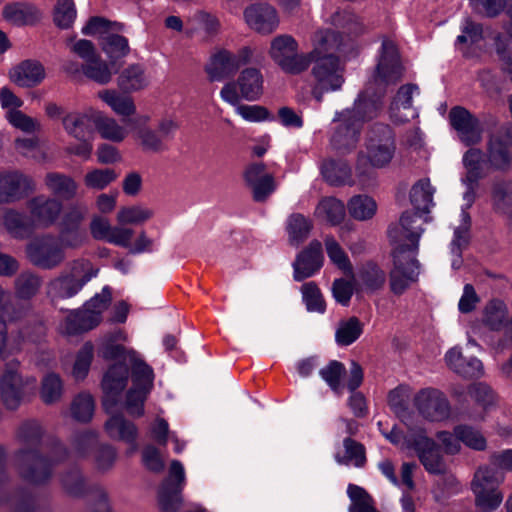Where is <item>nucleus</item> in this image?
Wrapping results in <instances>:
<instances>
[{"label": "nucleus", "instance_id": "51", "mask_svg": "<svg viewBox=\"0 0 512 512\" xmlns=\"http://www.w3.org/2000/svg\"><path fill=\"white\" fill-rule=\"evenodd\" d=\"M330 24L337 28L346 30L351 35H360L364 32L365 27L361 20L348 10L335 11L329 20Z\"/></svg>", "mask_w": 512, "mask_h": 512}, {"label": "nucleus", "instance_id": "48", "mask_svg": "<svg viewBox=\"0 0 512 512\" xmlns=\"http://www.w3.org/2000/svg\"><path fill=\"white\" fill-rule=\"evenodd\" d=\"M94 357V347L92 343H85L76 353L71 375L76 381L84 380L90 370Z\"/></svg>", "mask_w": 512, "mask_h": 512}, {"label": "nucleus", "instance_id": "12", "mask_svg": "<svg viewBox=\"0 0 512 512\" xmlns=\"http://www.w3.org/2000/svg\"><path fill=\"white\" fill-rule=\"evenodd\" d=\"M504 481V475L492 466H481L474 474L471 489L475 496V504L481 512L496 510L503 501V493L499 486Z\"/></svg>", "mask_w": 512, "mask_h": 512}, {"label": "nucleus", "instance_id": "8", "mask_svg": "<svg viewBox=\"0 0 512 512\" xmlns=\"http://www.w3.org/2000/svg\"><path fill=\"white\" fill-rule=\"evenodd\" d=\"M125 362L126 361L122 360L121 362L112 364L104 373L101 382L103 390L102 405L106 413H114L119 409H125L131 416L139 417L144 414V402L146 398L141 402V405L136 404L134 412L129 411L127 407L128 395L134 388V383L132 382V386L124 399L123 391L127 387L129 379V370ZM131 370L133 371L132 367Z\"/></svg>", "mask_w": 512, "mask_h": 512}, {"label": "nucleus", "instance_id": "35", "mask_svg": "<svg viewBox=\"0 0 512 512\" xmlns=\"http://www.w3.org/2000/svg\"><path fill=\"white\" fill-rule=\"evenodd\" d=\"M150 83V76L143 66H119L117 84L125 92H135L146 88Z\"/></svg>", "mask_w": 512, "mask_h": 512}, {"label": "nucleus", "instance_id": "62", "mask_svg": "<svg viewBox=\"0 0 512 512\" xmlns=\"http://www.w3.org/2000/svg\"><path fill=\"white\" fill-rule=\"evenodd\" d=\"M302 298L306 308L310 312H325V302L322 294L314 282L305 283L302 288Z\"/></svg>", "mask_w": 512, "mask_h": 512}, {"label": "nucleus", "instance_id": "42", "mask_svg": "<svg viewBox=\"0 0 512 512\" xmlns=\"http://www.w3.org/2000/svg\"><path fill=\"white\" fill-rule=\"evenodd\" d=\"M98 97L119 116L130 117L136 113L134 100L128 95L121 94L116 90H104L99 92Z\"/></svg>", "mask_w": 512, "mask_h": 512}, {"label": "nucleus", "instance_id": "23", "mask_svg": "<svg viewBox=\"0 0 512 512\" xmlns=\"http://www.w3.org/2000/svg\"><path fill=\"white\" fill-rule=\"evenodd\" d=\"M34 188L33 180L19 171L0 172V203L19 200Z\"/></svg>", "mask_w": 512, "mask_h": 512}, {"label": "nucleus", "instance_id": "4", "mask_svg": "<svg viewBox=\"0 0 512 512\" xmlns=\"http://www.w3.org/2000/svg\"><path fill=\"white\" fill-rule=\"evenodd\" d=\"M126 338L127 336L123 331L114 332L103 340L99 347V354L104 359H119L127 361L132 366L134 388L128 395L127 407L129 411L134 412L136 404L141 405V402L150 393L153 387L154 373L152 368L144 362L135 350L117 343L125 341Z\"/></svg>", "mask_w": 512, "mask_h": 512}, {"label": "nucleus", "instance_id": "22", "mask_svg": "<svg viewBox=\"0 0 512 512\" xmlns=\"http://www.w3.org/2000/svg\"><path fill=\"white\" fill-rule=\"evenodd\" d=\"M449 122L463 143L470 145L480 141L483 131L480 122L466 108L453 107L449 113Z\"/></svg>", "mask_w": 512, "mask_h": 512}, {"label": "nucleus", "instance_id": "47", "mask_svg": "<svg viewBox=\"0 0 512 512\" xmlns=\"http://www.w3.org/2000/svg\"><path fill=\"white\" fill-rule=\"evenodd\" d=\"M118 177L116 171L112 168H93L84 176V184L92 190H104L112 184Z\"/></svg>", "mask_w": 512, "mask_h": 512}, {"label": "nucleus", "instance_id": "20", "mask_svg": "<svg viewBox=\"0 0 512 512\" xmlns=\"http://www.w3.org/2000/svg\"><path fill=\"white\" fill-rule=\"evenodd\" d=\"M90 233L95 240L106 241L115 246H129L135 231L130 227L112 226L109 220L101 215H94L89 225Z\"/></svg>", "mask_w": 512, "mask_h": 512}, {"label": "nucleus", "instance_id": "60", "mask_svg": "<svg viewBox=\"0 0 512 512\" xmlns=\"http://www.w3.org/2000/svg\"><path fill=\"white\" fill-rule=\"evenodd\" d=\"M359 277L363 288L371 292L380 289L386 280L384 271L373 263L366 264Z\"/></svg>", "mask_w": 512, "mask_h": 512}, {"label": "nucleus", "instance_id": "36", "mask_svg": "<svg viewBox=\"0 0 512 512\" xmlns=\"http://www.w3.org/2000/svg\"><path fill=\"white\" fill-rule=\"evenodd\" d=\"M237 85L240 90V98L255 101L263 92V77L257 68L247 67L240 72Z\"/></svg>", "mask_w": 512, "mask_h": 512}, {"label": "nucleus", "instance_id": "5", "mask_svg": "<svg viewBox=\"0 0 512 512\" xmlns=\"http://www.w3.org/2000/svg\"><path fill=\"white\" fill-rule=\"evenodd\" d=\"M366 151H360L357 156L355 171L357 183L368 187L375 179L374 169H381L392 161L396 145L392 130L383 124H378L370 132L365 144Z\"/></svg>", "mask_w": 512, "mask_h": 512}, {"label": "nucleus", "instance_id": "29", "mask_svg": "<svg viewBox=\"0 0 512 512\" xmlns=\"http://www.w3.org/2000/svg\"><path fill=\"white\" fill-rule=\"evenodd\" d=\"M415 95H419V88L414 84H406L399 88L389 109L393 121L403 123L418 116L417 110L412 106Z\"/></svg>", "mask_w": 512, "mask_h": 512}, {"label": "nucleus", "instance_id": "19", "mask_svg": "<svg viewBox=\"0 0 512 512\" xmlns=\"http://www.w3.org/2000/svg\"><path fill=\"white\" fill-rule=\"evenodd\" d=\"M18 367V362L7 363L0 378L1 399L8 409H16L23 399L25 389L29 386L34 388L36 385V379L34 377L23 378L18 372Z\"/></svg>", "mask_w": 512, "mask_h": 512}, {"label": "nucleus", "instance_id": "59", "mask_svg": "<svg viewBox=\"0 0 512 512\" xmlns=\"http://www.w3.org/2000/svg\"><path fill=\"white\" fill-rule=\"evenodd\" d=\"M94 400L89 393H80L71 404V414L74 419L80 422L91 420L94 413Z\"/></svg>", "mask_w": 512, "mask_h": 512}, {"label": "nucleus", "instance_id": "26", "mask_svg": "<svg viewBox=\"0 0 512 512\" xmlns=\"http://www.w3.org/2000/svg\"><path fill=\"white\" fill-rule=\"evenodd\" d=\"M244 179L257 202L265 201L276 189L274 177L266 171L263 163L249 165L244 172Z\"/></svg>", "mask_w": 512, "mask_h": 512}, {"label": "nucleus", "instance_id": "52", "mask_svg": "<svg viewBox=\"0 0 512 512\" xmlns=\"http://www.w3.org/2000/svg\"><path fill=\"white\" fill-rule=\"evenodd\" d=\"M3 223L8 233L14 238L23 239L32 232V228L26 222L24 215L15 210H7L4 213Z\"/></svg>", "mask_w": 512, "mask_h": 512}, {"label": "nucleus", "instance_id": "13", "mask_svg": "<svg viewBox=\"0 0 512 512\" xmlns=\"http://www.w3.org/2000/svg\"><path fill=\"white\" fill-rule=\"evenodd\" d=\"M97 272L89 261H76L72 264L70 272L61 274L49 283L47 294L52 301L71 298L95 277Z\"/></svg>", "mask_w": 512, "mask_h": 512}, {"label": "nucleus", "instance_id": "27", "mask_svg": "<svg viewBox=\"0 0 512 512\" xmlns=\"http://www.w3.org/2000/svg\"><path fill=\"white\" fill-rule=\"evenodd\" d=\"M322 263V245L319 241H312L293 263L294 279L302 281L313 276L321 268Z\"/></svg>", "mask_w": 512, "mask_h": 512}, {"label": "nucleus", "instance_id": "24", "mask_svg": "<svg viewBox=\"0 0 512 512\" xmlns=\"http://www.w3.org/2000/svg\"><path fill=\"white\" fill-rule=\"evenodd\" d=\"M312 74L313 96L318 102L322 101L324 93L340 90L345 82L344 66H314Z\"/></svg>", "mask_w": 512, "mask_h": 512}, {"label": "nucleus", "instance_id": "41", "mask_svg": "<svg viewBox=\"0 0 512 512\" xmlns=\"http://www.w3.org/2000/svg\"><path fill=\"white\" fill-rule=\"evenodd\" d=\"M2 15L5 20L18 26L32 24L40 17L39 11L27 3L7 4L3 8Z\"/></svg>", "mask_w": 512, "mask_h": 512}, {"label": "nucleus", "instance_id": "40", "mask_svg": "<svg viewBox=\"0 0 512 512\" xmlns=\"http://www.w3.org/2000/svg\"><path fill=\"white\" fill-rule=\"evenodd\" d=\"M95 129L102 139L114 143H121L128 136V130L124 126L115 118L109 117L99 110H97Z\"/></svg>", "mask_w": 512, "mask_h": 512}, {"label": "nucleus", "instance_id": "21", "mask_svg": "<svg viewBox=\"0 0 512 512\" xmlns=\"http://www.w3.org/2000/svg\"><path fill=\"white\" fill-rule=\"evenodd\" d=\"M27 208L35 226L49 228L59 219L62 203L57 198L38 195L27 202Z\"/></svg>", "mask_w": 512, "mask_h": 512}, {"label": "nucleus", "instance_id": "2", "mask_svg": "<svg viewBox=\"0 0 512 512\" xmlns=\"http://www.w3.org/2000/svg\"><path fill=\"white\" fill-rule=\"evenodd\" d=\"M401 75V66L376 67L373 81L359 94L353 107L335 113L333 123L336 126L330 137L333 149L346 154L356 148L363 123L377 115L386 86L396 83Z\"/></svg>", "mask_w": 512, "mask_h": 512}, {"label": "nucleus", "instance_id": "49", "mask_svg": "<svg viewBox=\"0 0 512 512\" xmlns=\"http://www.w3.org/2000/svg\"><path fill=\"white\" fill-rule=\"evenodd\" d=\"M363 332V326L358 318L351 317L342 320L335 332V339L339 345L348 346L355 342Z\"/></svg>", "mask_w": 512, "mask_h": 512}, {"label": "nucleus", "instance_id": "55", "mask_svg": "<svg viewBox=\"0 0 512 512\" xmlns=\"http://www.w3.org/2000/svg\"><path fill=\"white\" fill-rule=\"evenodd\" d=\"M325 248L330 261L345 274L353 276L352 265L346 252L333 237L325 239Z\"/></svg>", "mask_w": 512, "mask_h": 512}, {"label": "nucleus", "instance_id": "3", "mask_svg": "<svg viewBox=\"0 0 512 512\" xmlns=\"http://www.w3.org/2000/svg\"><path fill=\"white\" fill-rule=\"evenodd\" d=\"M10 292L0 285V311L10 322L20 321L31 311L28 302L17 306H10L7 303ZM45 334V327L40 321L24 322L17 331L7 333L6 322L0 319V357L6 359L8 356L20 351L28 344L37 343Z\"/></svg>", "mask_w": 512, "mask_h": 512}, {"label": "nucleus", "instance_id": "17", "mask_svg": "<svg viewBox=\"0 0 512 512\" xmlns=\"http://www.w3.org/2000/svg\"><path fill=\"white\" fill-rule=\"evenodd\" d=\"M52 453V458L46 459L39 456L36 451H21L18 459L23 478L32 483H41L47 480L51 475L52 464L63 460L67 454L61 444H57Z\"/></svg>", "mask_w": 512, "mask_h": 512}, {"label": "nucleus", "instance_id": "54", "mask_svg": "<svg viewBox=\"0 0 512 512\" xmlns=\"http://www.w3.org/2000/svg\"><path fill=\"white\" fill-rule=\"evenodd\" d=\"M345 448V455H335V460L339 464L354 465L355 467H362L366 461L365 449L363 445L357 443L351 438H346L343 441Z\"/></svg>", "mask_w": 512, "mask_h": 512}, {"label": "nucleus", "instance_id": "15", "mask_svg": "<svg viewBox=\"0 0 512 512\" xmlns=\"http://www.w3.org/2000/svg\"><path fill=\"white\" fill-rule=\"evenodd\" d=\"M26 255L32 264L43 269H54L66 259V252L51 233L33 238L26 246Z\"/></svg>", "mask_w": 512, "mask_h": 512}, {"label": "nucleus", "instance_id": "6", "mask_svg": "<svg viewBox=\"0 0 512 512\" xmlns=\"http://www.w3.org/2000/svg\"><path fill=\"white\" fill-rule=\"evenodd\" d=\"M488 152V162L478 149H470L463 156V164L466 169V176L462 179L466 186L463 201L466 208H470L474 203L478 181L485 176L488 165L496 170H504L511 165L512 157L501 140L491 139Z\"/></svg>", "mask_w": 512, "mask_h": 512}, {"label": "nucleus", "instance_id": "11", "mask_svg": "<svg viewBox=\"0 0 512 512\" xmlns=\"http://www.w3.org/2000/svg\"><path fill=\"white\" fill-rule=\"evenodd\" d=\"M110 301V289L104 287L101 293L87 301L82 309L71 311L68 314L59 327L60 332L65 335H76L94 328L100 323L102 313L106 310Z\"/></svg>", "mask_w": 512, "mask_h": 512}, {"label": "nucleus", "instance_id": "50", "mask_svg": "<svg viewBox=\"0 0 512 512\" xmlns=\"http://www.w3.org/2000/svg\"><path fill=\"white\" fill-rule=\"evenodd\" d=\"M312 229V221L302 214H292L287 220V232L292 244L298 245L307 238Z\"/></svg>", "mask_w": 512, "mask_h": 512}, {"label": "nucleus", "instance_id": "45", "mask_svg": "<svg viewBox=\"0 0 512 512\" xmlns=\"http://www.w3.org/2000/svg\"><path fill=\"white\" fill-rule=\"evenodd\" d=\"M133 137L144 152L162 153L168 149L165 140L159 132L150 127H139L133 133Z\"/></svg>", "mask_w": 512, "mask_h": 512}, {"label": "nucleus", "instance_id": "39", "mask_svg": "<svg viewBox=\"0 0 512 512\" xmlns=\"http://www.w3.org/2000/svg\"><path fill=\"white\" fill-rule=\"evenodd\" d=\"M9 79L21 88H32L39 85L46 77L44 66H11Z\"/></svg>", "mask_w": 512, "mask_h": 512}, {"label": "nucleus", "instance_id": "7", "mask_svg": "<svg viewBox=\"0 0 512 512\" xmlns=\"http://www.w3.org/2000/svg\"><path fill=\"white\" fill-rule=\"evenodd\" d=\"M382 435L392 444L401 449H413L422 465L429 473L441 474L445 471V463L440 455L439 448L435 441L426 435L424 430L412 428V424L407 426L409 432L403 435L398 429L393 427L390 432L382 430V422L377 423Z\"/></svg>", "mask_w": 512, "mask_h": 512}, {"label": "nucleus", "instance_id": "14", "mask_svg": "<svg viewBox=\"0 0 512 512\" xmlns=\"http://www.w3.org/2000/svg\"><path fill=\"white\" fill-rule=\"evenodd\" d=\"M86 214L85 206L72 205L63 215L56 237L64 251L75 250L88 243L89 234L84 226Z\"/></svg>", "mask_w": 512, "mask_h": 512}, {"label": "nucleus", "instance_id": "46", "mask_svg": "<svg viewBox=\"0 0 512 512\" xmlns=\"http://www.w3.org/2000/svg\"><path fill=\"white\" fill-rule=\"evenodd\" d=\"M153 210L143 205H130L121 207L116 215L119 226L140 225L153 216Z\"/></svg>", "mask_w": 512, "mask_h": 512}, {"label": "nucleus", "instance_id": "10", "mask_svg": "<svg viewBox=\"0 0 512 512\" xmlns=\"http://www.w3.org/2000/svg\"><path fill=\"white\" fill-rule=\"evenodd\" d=\"M97 109L92 107L84 111H74L66 114L62 119L65 132L79 143L70 145L67 151L84 160L91 157L93 151L92 140L96 127Z\"/></svg>", "mask_w": 512, "mask_h": 512}, {"label": "nucleus", "instance_id": "64", "mask_svg": "<svg viewBox=\"0 0 512 512\" xmlns=\"http://www.w3.org/2000/svg\"><path fill=\"white\" fill-rule=\"evenodd\" d=\"M76 18L73 0H58L54 9V21L61 28H69Z\"/></svg>", "mask_w": 512, "mask_h": 512}, {"label": "nucleus", "instance_id": "44", "mask_svg": "<svg viewBox=\"0 0 512 512\" xmlns=\"http://www.w3.org/2000/svg\"><path fill=\"white\" fill-rule=\"evenodd\" d=\"M410 396V388L405 385H400L390 391L388 395V403L397 417L406 425H411V412L408 408V401Z\"/></svg>", "mask_w": 512, "mask_h": 512}, {"label": "nucleus", "instance_id": "56", "mask_svg": "<svg viewBox=\"0 0 512 512\" xmlns=\"http://www.w3.org/2000/svg\"><path fill=\"white\" fill-rule=\"evenodd\" d=\"M455 433L460 438L461 443L466 447L477 451H483L486 449V438L479 429L470 425L462 424L455 427Z\"/></svg>", "mask_w": 512, "mask_h": 512}, {"label": "nucleus", "instance_id": "1", "mask_svg": "<svg viewBox=\"0 0 512 512\" xmlns=\"http://www.w3.org/2000/svg\"><path fill=\"white\" fill-rule=\"evenodd\" d=\"M435 189L428 178L417 181L410 190V201L416 212H404L399 222L388 229L392 245L393 268L390 271V287L394 294H402L418 280L420 265L416 259L419 240L424 229L419 213H429L434 206Z\"/></svg>", "mask_w": 512, "mask_h": 512}, {"label": "nucleus", "instance_id": "58", "mask_svg": "<svg viewBox=\"0 0 512 512\" xmlns=\"http://www.w3.org/2000/svg\"><path fill=\"white\" fill-rule=\"evenodd\" d=\"M40 279L32 273H22L15 280V293L21 300H29L40 288Z\"/></svg>", "mask_w": 512, "mask_h": 512}, {"label": "nucleus", "instance_id": "33", "mask_svg": "<svg viewBox=\"0 0 512 512\" xmlns=\"http://www.w3.org/2000/svg\"><path fill=\"white\" fill-rule=\"evenodd\" d=\"M345 215L344 203L333 196L321 198L314 210V218L330 226L339 225L344 220Z\"/></svg>", "mask_w": 512, "mask_h": 512}, {"label": "nucleus", "instance_id": "38", "mask_svg": "<svg viewBox=\"0 0 512 512\" xmlns=\"http://www.w3.org/2000/svg\"><path fill=\"white\" fill-rule=\"evenodd\" d=\"M321 173L325 180L334 186L354 185L350 165L345 160L328 159L321 165Z\"/></svg>", "mask_w": 512, "mask_h": 512}, {"label": "nucleus", "instance_id": "16", "mask_svg": "<svg viewBox=\"0 0 512 512\" xmlns=\"http://www.w3.org/2000/svg\"><path fill=\"white\" fill-rule=\"evenodd\" d=\"M186 484L185 469L178 460L170 464L168 475L158 489V504L162 512H178L182 506V491Z\"/></svg>", "mask_w": 512, "mask_h": 512}, {"label": "nucleus", "instance_id": "43", "mask_svg": "<svg viewBox=\"0 0 512 512\" xmlns=\"http://www.w3.org/2000/svg\"><path fill=\"white\" fill-rule=\"evenodd\" d=\"M347 208L353 219L357 221H367L375 216L378 206L371 196L359 194L349 199Z\"/></svg>", "mask_w": 512, "mask_h": 512}, {"label": "nucleus", "instance_id": "9", "mask_svg": "<svg viewBox=\"0 0 512 512\" xmlns=\"http://www.w3.org/2000/svg\"><path fill=\"white\" fill-rule=\"evenodd\" d=\"M313 50L305 54L306 63L329 61V64L353 61L358 49L352 42H342L340 34L330 29L315 32Z\"/></svg>", "mask_w": 512, "mask_h": 512}, {"label": "nucleus", "instance_id": "37", "mask_svg": "<svg viewBox=\"0 0 512 512\" xmlns=\"http://www.w3.org/2000/svg\"><path fill=\"white\" fill-rule=\"evenodd\" d=\"M46 188L56 197L63 200H71L76 197L79 185L69 175L50 172L45 176Z\"/></svg>", "mask_w": 512, "mask_h": 512}, {"label": "nucleus", "instance_id": "28", "mask_svg": "<svg viewBox=\"0 0 512 512\" xmlns=\"http://www.w3.org/2000/svg\"><path fill=\"white\" fill-rule=\"evenodd\" d=\"M269 54L276 64H307L305 54L300 55L298 53L297 41L288 34L273 38Z\"/></svg>", "mask_w": 512, "mask_h": 512}, {"label": "nucleus", "instance_id": "63", "mask_svg": "<svg viewBox=\"0 0 512 512\" xmlns=\"http://www.w3.org/2000/svg\"><path fill=\"white\" fill-rule=\"evenodd\" d=\"M252 50L249 47H243L237 58L225 49H218L210 56L211 64H245L253 60Z\"/></svg>", "mask_w": 512, "mask_h": 512}, {"label": "nucleus", "instance_id": "30", "mask_svg": "<svg viewBox=\"0 0 512 512\" xmlns=\"http://www.w3.org/2000/svg\"><path fill=\"white\" fill-rule=\"evenodd\" d=\"M223 101L236 107V113L248 122H261L268 119V111L258 105H240V96L232 82L224 85L220 92Z\"/></svg>", "mask_w": 512, "mask_h": 512}, {"label": "nucleus", "instance_id": "32", "mask_svg": "<svg viewBox=\"0 0 512 512\" xmlns=\"http://www.w3.org/2000/svg\"><path fill=\"white\" fill-rule=\"evenodd\" d=\"M483 323L492 331L504 329L506 337L512 342V318L507 320V308L500 300L490 301L483 310Z\"/></svg>", "mask_w": 512, "mask_h": 512}, {"label": "nucleus", "instance_id": "31", "mask_svg": "<svg viewBox=\"0 0 512 512\" xmlns=\"http://www.w3.org/2000/svg\"><path fill=\"white\" fill-rule=\"evenodd\" d=\"M244 16L251 28L263 34L272 33L279 24L276 10L266 4L248 7L244 12Z\"/></svg>", "mask_w": 512, "mask_h": 512}, {"label": "nucleus", "instance_id": "34", "mask_svg": "<svg viewBox=\"0 0 512 512\" xmlns=\"http://www.w3.org/2000/svg\"><path fill=\"white\" fill-rule=\"evenodd\" d=\"M468 208L463 204L460 214V224L454 230V237L451 241L450 248L453 255L452 267L458 269L461 264V252L468 245L470 239L471 218L466 211Z\"/></svg>", "mask_w": 512, "mask_h": 512}, {"label": "nucleus", "instance_id": "57", "mask_svg": "<svg viewBox=\"0 0 512 512\" xmlns=\"http://www.w3.org/2000/svg\"><path fill=\"white\" fill-rule=\"evenodd\" d=\"M347 494L351 500L349 512H378L371 497L363 488L350 484L347 488Z\"/></svg>", "mask_w": 512, "mask_h": 512}, {"label": "nucleus", "instance_id": "18", "mask_svg": "<svg viewBox=\"0 0 512 512\" xmlns=\"http://www.w3.org/2000/svg\"><path fill=\"white\" fill-rule=\"evenodd\" d=\"M418 414L429 422H442L449 419L451 406L446 395L436 388H423L413 398Z\"/></svg>", "mask_w": 512, "mask_h": 512}, {"label": "nucleus", "instance_id": "25", "mask_svg": "<svg viewBox=\"0 0 512 512\" xmlns=\"http://www.w3.org/2000/svg\"><path fill=\"white\" fill-rule=\"evenodd\" d=\"M122 410L123 409H119L114 413H107L110 417L105 422L104 428L110 438L128 444L129 449L127 450V454L131 455L138 450V444L136 442L138 429L134 423L123 417L120 413Z\"/></svg>", "mask_w": 512, "mask_h": 512}, {"label": "nucleus", "instance_id": "53", "mask_svg": "<svg viewBox=\"0 0 512 512\" xmlns=\"http://www.w3.org/2000/svg\"><path fill=\"white\" fill-rule=\"evenodd\" d=\"M100 44L103 51L113 60L123 58L130 51L127 39L118 34L103 35Z\"/></svg>", "mask_w": 512, "mask_h": 512}, {"label": "nucleus", "instance_id": "61", "mask_svg": "<svg viewBox=\"0 0 512 512\" xmlns=\"http://www.w3.org/2000/svg\"><path fill=\"white\" fill-rule=\"evenodd\" d=\"M63 392V382L56 373H48L42 380L41 398L47 403L58 401Z\"/></svg>", "mask_w": 512, "mask_h": 512}]
</instances>
